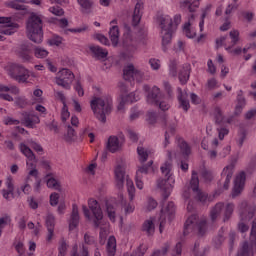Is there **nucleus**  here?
Listing matches in <instances>:
<instances>
[{"mask_svg": "<svg viewBox=\"0 0 256 256\" xmlns=\"http://www.w3.org/2000/svg\"><path fill=\"white\" fill-rule=\"evenodd\" d=\"M157 22L161 29L162 49L163 51H167V45L171 43L173 34L181 24V16L180 14H176L172 19L169 15H160L157 17Z\"/></svg>", "mask_w": 256, "mask_h": 256, "instance_id": "obj_4", "label": "nucleus"}, {"mask_svg": "<svg viewBox=\"0 0 256 256\" xmlns=\"http://www.w3.org/2000/svg\"><path fill=\"white\" fill-rule=\"evenodd\" d=\"M227 39H228L227 36H223L217 39L216 40L217 47H221L224 45L228 53H231L232 55H241V53L243 52L241 47L233 49V47H235V45H237V43L239 42V30L230 31V39H231L230 45L227 44Z\"/></svg>", "mask_w": 256, "mask_h": 256, "instance_id": "obj_15", "label": "nucleus"}, {"mask_svg": "<svg viewBox=\"0 0 256 256\" xmlns=\"http://www.w3.org/2000/svg\"><path fill=\"white\" fill-rule=\"evenodd\" d=\"M76 137L75 129L71 127V125H68L67 127V134L65 136V139L68 143H71Z\"/></svg>", "mask_w": 256, "mask_h": 256, "instance_id": "obj_56", "label": "nucleus"}, {"mask_svg": "<svg viewBox=\"0 0 256 256\" xmlns=\"http://www.w3.org/2000/svg\"><path fill=\"white\" fill-rule=\"evenodd\" d=\"M31 177H34L36 180L35 191H39L41 187V180L39 179V171L35 168L31 169L28 172V176L26 178V184L21 186V191L24 195H29L31 193V185H29V181H31Z\"/></svg>", "mask_w": 256, "mask_h": 256, "instance_id": "obj_20", "label": "nucleus"}, {"mask_svg": "<svg viewBox=\"0 0 256 256\" xmlns=\"http://www.w3.org/2000/svg\"><path fill=\"white\" fill-rule=\"evenodd\" d=\"M198 173L200 174V177L204 183H211L213 179H215V174L213 171L208 170L205 168V164H202L198 170Z\"/></svg>", "mask_w": 256, "mask_h": 256, "instance_id": "obj_36", "label": "nucleus"}, {"mask_svg": "<svg viewBox=\"0 0 256 256\" xmlns=\"http://www.w3.org/2000/svg\"><path fill=\"white\" fill-rule=\"evenodd\" d=\"M177 91L179 107L183 109V111H189V107H191V105L189 104V100L187 99V92H183L181 88H177Z\"/></svg>", "mask_w": 256, "mask_h": 256, "instance_id": "obj_34", "label": "nucleus"}, {"mask_svg": "<svg viewBox=\"0 0 256 256\" xmlns=\"http://www.w3.org/2000/svg\"><path fill=\"white\" fill-rule=\"evenodd\" d=\"M107 256H115L117 253V239L115 236H110L106 246Z\"/></svg>", "mask_w": 256, "mask_h": 256, "instance_id": "obj_41", "label": "nucleus"}, {"mask_svg": "<svg viewBox=\"0 0 256 256\" xmlns=\"http://www.w3.org/2000/svg\"><path fill=\"white\" fill-rule=\"evenodd\" d=\"M27 33L30 41L43 42V20L37 14H32L27 22Z\"/></svg>", "mask_w": 256, "mask_h": 256, "instance_id": "obj_6", "label": "nucleus"}, {"mask_svg": "<svg viewBox=\"0 0 256 256\" xmlns=\"http://www.w3.org/2000/svg\"><path fill=\"white\" fill-rule=\"evenodd\" d=\"M33 51L37 59H45V57L49 55L46 49L42 47L35 48L31 43L22 44L18 50V55L23 61H31V59H33Z\"/></svg>", "mask_w": 256, "mask_h": 256, "instance_id": "obj_8", "label": "nucleus"}, {"mask_svg": "<svg viewBox=\"0 0 256 256\" xmlns=\"http://www.w3.org/2000/svg\"><path fill=\"white\" fill-rule=\"evenodd\" d=\"M126 186L128 191L129 202L125 200L123 194H119L118 201L120 207L124 209L125 215H131V213L135 211V203H133V200L135 199V184L133 183V180L129 178V176L126 177Z\"/></svg>", "mask_w": 256, "mask_h": 256, "instance_id": "obj_9", "label": "nucleus"}, {"mask_svg": "<svg viewBox=\"0 0 256 256\" xmlns=\"http://www.w3.org/2000/svg\"><path fill=\"white\" fill-rule=\"evenodd\" d=\"M79 247L77 244H75L72 248L70 256H89V250H87V247L83 246L82 250L78 251Z\"/></svg>", "mask_w": 256, "mask_h": 256, "instance_id": "obj_49", "label": "nucleus"}, {"mask_svg": "<svg viewBox=\"0 0 256 256\" xmlns=\"http://www.w3.org/2000/svg\"><path fill=\"white\" fill-rule=\"evenodd\" d=\"M68 247L69 245L67 244V241H65V238H62L59 242V247H58L59 255L66 256Z\"/></svg>", "mask_w": 256, "mask_h": 256, "instance_id": "obj_54", "label": "nucleus"}, {"mask_svg": "<svg viewBox=\"0 0 256 256\" xmlns=\"http://www.w3.org/2000/svg\"><path fill=\"white\" fill-rule=\"evenodd\" d=\"M137 153L140 163H145V161H147L149 157V152L147 151V149L143 148L142 146H139L137 148Z\"/></svg>", "mask_w": 256, "mask_h": 256, "instance_id": "obj_51", "label": "nucleus"}, {"mask_svg": "<svg viewBox=\"0 0 256 256\" xmlns=\"http://www.w3.org/2000/svg\"><path fill=\"white\" fill-rule=\"evenodd\" d=\"M256 207L249 205L247 202L240 204V222L238 223V230L240 233H247L249 231L248 221L255 217Z\"/></svg>", "mask_w": 256, "mask_h": 256, "instance_id": "obj_11", "label": "nucleus"}, {"mask_svg": "<svg viewBox=\"0 0 256 256\" xmlns=\"http://www.w3.org/2000/svg\"><path fill=\"white\" fill-rule=\"evenodd\" d=\"M19 87L15 85H4L0 84V99L4 101H14L13 96L11 95H19Z\"/></svg>", "mask_w": 256, "mask_h": 256, "instance_id": "obj_21", "label": "nucleus"}, {"mask_svg": "<svg viewBox=\"0 0 256 256\" xmlns=\"http://www.w3.org/2000/svg\"><path fill=\"white\" fill-rule=\"evenodd\" d=\"M46 179H47V187H49V189H55L56 191H59V189H61V185L59 184L57 179L51 176V174H48L46 176Z\"/></svg>", "mask_w": 256, "mask_h": 256, "instance_id": "obj_46", "label": "nucleus"}, {"mask_svg": "<svg viewBox=\"0 0 256 256\" xmlns=\"http://www.w3.org/2000/svg\"><path fill=\"white\" fill-rule=\"evenodd\" d=\"M46 227L48 230V235L46 241L50 242L53 240V235L55 233V216L53 214H48L46 217Z\"/></svg>", "mask_w": 256, "mask_h": 256, "instance_id": "obj_31", "label": "nucleus"}, {"mask_svg": "<svg viewBox=\"0 0 256 256\" xmlns=\"http://www.w3.org/2000/svg\"><path fill=\"white\" fill-rule=\"evenodd\" d=\"M176 127L177 126L175 124H171L168 128H166L164 147H167V145H169V139H171V136L175 135Z\"/></svg>", "mask_w": 256, "mask_h": 256, "instance_id": "obj_47", "label": "nucleus"}, {"mask_svg": "<svg viewBox=\"0 0 256 256\" xmlns=\"http://www.w3.org/2000/svg\"><path fill=\"white\" fill-rule=\"evenodd\" d=\"M242 91H240V93H238L237 96V105L235 108V115H239V113H241V111H243V107H245V98L241 95Z\"/></svg>", "mask_w": 256, "mask_h": 256, "instance_id": "obj_48", "label": "nucleus"}, {"mask_svg": "<svg viewBox=\"0 0 256 256\" xmlns=\"http://www.w3.org/2000/svg\"><path fill=\"white\" fill-rule=\"evenodd\" d=\"M117 207H119V204H111V202L106 203V213L108 215V218L112 223H115V219L117 217Z\"/></svg>", "mask_w": 256, "mask_h": 256, "instance_id": "obj_40", "label": "nucleus"}, {"mask_svg": "<svg viewBox=\"0 0 256 256\" xmlns=\"http://www.w3.org/2000/svg\"><path fill=\"white\" fill-rule=\"evenodd\" d=\"M234 171H235V164H230L226 166L221 173V177L222 179H224L223 188L225 190L229 189V184L231 183V179L233 177Z\"/></svg>", "mask_w": 256, "mask_h": 256, "instance_id": "obj_26", "label": "nucleus"}, {"mask_svg": "<svg viewBox=\"0 0 256 256\" xmlns=\"http://www.w3.org/2000/svg\"><path fill=\"white\" fill-rule=\"evenodd\" d=\"M8 75L17 81V83H28L31 77V71L25 66L17 63H12L7 66Z\"/></svg>", "mask_w": 256, "mask_h": 256, "instance_id": "obj_13", "label": "nucleus"}, {"mask_svg": "<svg viewBox=\"0 0 256 256\" xmlns=\"http://www.w3.org/2000/svg\"><path fill=\"white\" fill-rule=\"evenodd\" d=\"M2 195L4 199L11 201V199H15V190L3 189Z\"/></svg>", "mask_w": 256, "mask_h": 256, "instance_id": "obj_59", "label": "nucleus"}, {"mask_svg": "<svg viewBox=\"0 0 256 256\" xmlns=\"http://www.w3.org/2000/svg\"><path fill=\"white\" fill-rule=\"evenodd\" d=\"M107 149L110 153H116L121 149V143L119 142V138L117 136H110L107 142Z\"/></svg>", "mask_w": 256, "mask_h": 256, "instance_id": "obj_38", "label": "nucleus"}, {"mask_svg": "<svg viewBox=\"0 0 256 256\" xmlns=\"http://www.w3.org/2000/svg\"><path fill=\"white\" fill-rule=\"evenodd\" d=\"M122 45L127 57H133L135 51H137V39L133 38V32L129 24H124Z\"/></svg>", "mask_w": 256, "mask_h": 256, "instance_id": "obj_14", "label": "nucleus"}, {"mask_svg": "<svg viewBox=\"0 0 256 256\" xmlns=\"http://www.w3.org/2000/svg\"><path fill=\"white\" fill-rule=\"evenodd\" d=\"M191 75V64H184L182 70H180L178 78L182 85H185L189 81Z\"/></svg>", "mask_w": 256, "mask_h": 256, "instance_id": "obj_37", "label": "nucleus"}, {"mask_svg": "<svg viewBox=\"0 0 256 256\" xmlns=\"http://www.w3.org/2000/svg\"><path fill=\"white\" fill-rule=\"evenodd\" d=\"M0 33L2 35H13L17 31V24L11 22V18L9 17H0Z\"/></svg>", "mask_w": 256, "mask_h": 256, "instance_id": "obj_24", "label": "nucleus"}, {"mask_svg": "<svg viewBox=\"0 0 256 256\" xmlns=\"http://www.w3.org/2000/svg\"><path fill=\"white\" fill-rule=\"evenodd\" d=\"M207 232V220L199 219L197 214L190 215L184 224V235L198 233L202 237Z\"/></svg>", "mask_w": 256, "mask_h": 256, "instance_id": "obj_7", "label": "nucleus"}, {"mask_svg": "<svg viewBox=\"0 0 256 256\" xmlns=\"http://www.w3.org/2000/svg\"><path fill=\"white\" fill-rule=\"evenodd\" d=\"M20 151L28 159L26 162L27 167H35V154L33 153V150H31V148H29L24 143H21Z\"/></svg>", "mask_w": 256, "mask_h": 256, "instance_id": "obj_27", "label": "nucleus"}, {"mask_svg": "<svg viewBox=\"0 0 256 256\" xmlns=\"http://www.w3.org/2000/svg\"><path fill=\"white\" fill-rule=\"evenodd\" d=\"M50 13L53 15H56L57 17H61L65 12L63 11V8L61 6H52L49 8Z\"/></svg>", "mask_w": 256, "mask_h": 256, "instance_id": "obj_63", "label": "nucleus"}, {"mask_svg": "<svg viewBox=\"0 0 256 256\" xmlns=\"http://www.w3.org/2000/svg\"><path fill=\"white\" fill-rule=\"evenodd\" d=\"M168 158L169 160L166 161L160 168L162 174L165 176V179L158 180V187L163 192L162 195L164 201L169 199V196L173 191V185H175V178L173 177V174H171V169L173 168V164L171 163V159H173V153L171 151H168Z\"/></svg>", "mask_w": 256, "mask_h": 256, "instance_id": "obj_5", "label": "nucleus"}, {"mask_svg": "<svg viewBox=\"0 0 256 256\" xmlns=\"http://www.w3.org/2000/svg\"><path fill=\"white\" fill-rule=\"evenodd\" d=\"M90 51L96 59H105L109 55L107 49H103L101 46H90Z\"/></svg>", "mask_w": 256, "mask_h": 256, "instance_id": "obj_42", "label": "nucleus"}, {"mask_svg": "<svg viewBox=\"0 0 256 256\" xmlns=\"http://www.w3.org/2000/svg\"><path fill=\"white\" fill-rule=\"evenodd\" d=\"M120 102L118 104V111H125V105L129 103H136V101H139L141 97L139 96V92H131L130 94H127V84L120 83Z\"/></svg>", "mask_w": 256, "mask_h": 256, "instance_id": "obj_16", "label": "nucleus"}, {"mask_svg": "<svg viewBox=\"0 0 256 256\" xmlns=\"http://www.w3.org/2000/svg\"><path fill=\"white\" fill-rule=\"evenodd\" d=\"M11 224V216L5 215L0 217V229H5L7 225Z\"/></svg>", "mask_w": 256, "mask_h": 256, "instance_id": "obj_61", "label": "nucleus"}, {"mask_svg": "<svg viewBox=\"0 0 256 256\" xmlns=\"http://www.w3.org/2000/svg\"><path fill=\"white\" fill-rule=\"evenodd\" d=\"M235 211V204L218 202L210 211L211 221H217L223 215V222L227 223Z\"/></svg>", "mask_w": 256, "mask_h": 256, "instance_id": "obj_10", "label": "nucleus"}, {"mask_svg": "<svg viewBox=\"0 0 256 256\" xmlns=\"http://www.w3.org/2000/svg\"><path fill=\"white\" fill-rule=\"evenodd\" d=\"M123 76L125 81H143V72L137 68L133 64H129L124 67Z\"/></svg>", "mask_w": 256, "mask_h": 256, "instance_id": "obj_19", "label": "nucleus"}, {"mask_svg": "<svg viewBox=\"0 0 256 256\" xmlns=\"http://www.w3.org/2000/svg\"><path fill=\"white\" fill-rule=\"evenodd\" d=\"M141 11H143V3L137 2L132 16V25L135 28L141 23V17H143V12Z\"/></svg>", "mask_w": 256, "mask_h": 256, "instance_id": "obj_32", "label": "nucleus"}, {"mask_svg": "<svg viewBox=\"0 0 256 256\" xmlns=\"http://www.w3.org/2000/svg\"><path fill=\"white\" fill-rule=\"evenodd\" d=\"M183 198L188 201L187 211L191 212L195 210V200L200 203H205L209 199L207 193L199 189V172L192 171V177L189 186H185L183 190Z\"/></svg>", "mask_w": 256, "mask_h": 256, "instance_id": "obj_2", "label": "nucleus"}, {"mask_svg": "<svg viewBox=\"0 0 256 256\" xmlns=\"http://www.w3.org/2000/svg\"><path fill=\"white\" fill-rule=\"evenodd\" d=\"M252 255H253V247L249 246L248 241L243 242L240 250L238 251L237 256H252Z\"/></svg>", "mask_w": 256, "mask_h": 256, "instance_id": "obj_43", "label": "nucleus"}, {"mask_svg": "<svg viewBox=\"0 0 256 256\" xmlns=\"http://www.w3.org/2000/svg\"><path fill=\"white\" fill-rule=\"evenodd\" d=\"M40 122L41 120L39 119V116L28 115L24 118L26 127H29L30 129H33V127H35V125L39 124Z\"/></svg>", "mask_w": 256, "mask_h": 256, "instance_id": "obj_45", "label": "nucleus"}, {"mask_svg": "<svg viewBox=\"0 0 256 256\" xmlns=\"http://www.w3.org/2000/svg\"><path fill=\"white\" fill-rule=\"evenodd\" d=\"M77 225H79V207L77 206V204H73L72 213L69 220L70 231H73V229H76Z\"/></svg>", "mask_w": 256, "mask_h": 256, "instance_id": "obj_35", "label": "nucleus"}, {"mask_svg": "<svg viewBox=\"0 0 256 256\" xmlns=\"http://www.w3.org/2000/svg\"><path fill=\"white\" fill-rule=\"evenodd\" d=\"M111 28L109 31L110 40L113 47L119 45V26H117V19H114L110 22Z\"/></svg>", "mask_w": 256, "mask_h": 256, "instance_id": "obj_29", "label": "nucleus"}, {"mask_svg": "<svg viewBox=\"0 0 256 256\" xmlns=\"http://www.w3.org/2000/svg\"><path fill=\"white\" fill-rule=\"evenodd\" d=\"M212 117H214L215 123L217 125H225V123H227L228 125H233L235 123V116L225 118L223 115V111L219 106L214 107Z\"/></svg>", "mask_w": 256, "mask_h": 256, "instance_id": "obj_23", "label": "nucleus"}, {"mask_svg": "<svg viewBox=\"0 0 256 256\" xmlns=\"http://www.w3.org/2000/svg\"><path fill=\"white\" fill-rule=\"evenodd\" d=\"M115 173V182L118 189H123L125 185V165L118 164L114 170Z\"/></svg>", "mask_w": 256, "mask_h": 256, "instance_id": "obj_25", "label": "nucleus"}, {"mask_svg": "<svg viewBox=\"0 0 256 256\" xmlns=\"http://www.w3.org/2000/svg\"><path fill=\"white\" fill-rule=\"evenodd\" d=\"M245 139H247V129L240 126L238 132V145L239 147H243V143H245Z\"/></svg>", "mask_w": 256, "mask_h": 256, "instance_id": "obj_52", "label": "nucleus"}, {"mask_svg": "<svg viewBox=\"0 0 256 256\" xmlns=\"http://www.w3.org/2000/svg\"><path fill=\"white\" fill-rule=\"evenodd\" d=\"M88 206L89 208L85 205L82 206L84 217L88 221H93L94 227H100V241L101 243H105V239L109 235V223L105 222L103 224V210L101 209V205H99L97 200L90 198L88 200Z\"/></svg>", "mask_w": 256, "mask_h": 256, "instance_id": "obj_1", "label": "nucleus"}, {"mask_svg": "<svg viewBox=\"0 0 256 256\" xmlns=\"http://www.w3.org/2000/svg\"><path fill=\"white\" fill-rule=\"evenodd\" d=\"M164 89L168 95L167 98L161 93V89L157 86H153L152 89L149 85H144L143 89L147 94V103L150 105H155L159 107L161 111H169L171 108V104L169 103V99L173 98V89L171 88V84L169 82L163 83Z\"/></svg>", "mask_w": 256, "mask_h": 256, "instance_id": "obj_3", "label": "nucleus"}, {"mask_svg": "<svg viewBox=\"0 0 256 256\" xmlns=\"http://www.w3.org/2000/svg\"><path fill=\"white\" fill-rule=\"evenodd\" d=\"M157 200L153 199L152 197H149L147 199L146 209L147 211H153V209L157 208Z\"/></svg>", "mask_w": 256, "mask_h": 256, "instance_id": "obj_62", "label": "nucleus"}, {"mask_svg": "<svg viewBox=\"0 0 256 256\" xmlns=\"http://www.w3.org/2000/svg\"><path fill=\"white\" fill-rule=\"evenodd\" d=\"M73 79H75V74L67 68H62L56 75V83L64 89H71Z\"/></svg>", "mask_w": 256, "mask_h": 256, "instance_id": "obj_18", "label": "nucleus"}, {"mask_svg": "<svg viewBox=\"0 0 256 256\" xmlns=\"http://www.w3.org/2000/svg\"><path fill=\"white\" fill-rule=\"evenodd\" d=\"M15 104L23 109L27 107V98H25V96L16 97Z\"/></svg>", "mask_w": 256, "mask_h": 256, "instance_id": "obj_64", "label": "nucleus"}, {"mask_svg": "<svg viewBox=\"0 0 256 256\" xmlns=\"http://www.w3.org/2000/svg\"><path fill=\"white\" fill-rule=\"evenodd\" d=\"M213 8V5L208 4L205 8L202 9V15H201V20L199 22V29L200 32H203V29L205 27V17L211 13V9Z\"/></svg>", "mask_w": 256, "mask_h": 256, "instance_id": "obj_44", "label": "nucleus"}, {"mask_svg": "<svg viewBox=\"0 0 256 256\" xmlns=\"http://www.w3.org/2000/svg\"><path fill=\"white\" fill-rule=\"evenodd\" d=\"M157 223V219L151 217L150 219L146 220L142 225V231L147 233L148 235H153L155 233V224Z\"/></svg>", "mask_w": 256, "mask_h": 256, "instance_id": "obj_39", "label": "nucleus"}, {"mask_svg": "<svg viewBox=\"0 0 256 256\" xmlns=\"http://www.w3.org/2000/svg\"><path fill=\"white\" fill-rule=\"evenodd\" d=\"M169 71L172 77H177V60H170Z\"/></svg>", "mask_w": 256, "mask_h": 256, "instance_id": "obj_60", "label": "nucleus"}, {"mask_svg": "<svg viewBox=\"0 0 256 256\" xmlns=\"http://www.w3.org/2000/svg\"><path fill=\"white\" fill-rule=\"evenodd\" d=\"M90 105L97 120L105 123L108 113H111V104L102 98L95 97L91 100Z\"/></svg>", "mask_w": 256, "mask_h": 256, "instance_id": "obj_12", "label": "nucleus"}, {"mask_svg": "<svg viewBox=\"0 0 256 256\" xmlns=\"http://www.w3.org/2000/svg\"><path fill=\"white\" fill-rule=\"evenodd\" d=\"M176 141L182 157L186 160L189 159V155H191V146L181 137H177Z\"/></svg>", "mask_w": 256, "mask_h": 256, "instance_id": "obj_30", "label": "nucleus"}, {"mask_svg": "<svg viewBox=\"0 0 256 256\" xmlns=\"http://www.w3.org/2000/svg\"><path fill=\"white\" fill-rule=\"evenodd\" d=\"M69 117H71V113L69 112V108L67 107V103H64V106L62 107V110H61L62 122L65 123V121H67V119Z\"/></svg>", "mask_w": 256, "mask_h": 256, "instance_id": "obj_57", "label": "nucleus"}, {"mask_svg": "<svg viewBox=\"0 0 256 256\" xmlns=\"http://www.w3.org/2000/svg\"><path fill=\"white\" fill-rule=\"evenodd\" d=\"M250 241H251L252 246L255 248V251H256V218H254L253 221H252Z\"/></svg>", "mask_w": 256, "mask_h": 256, "instance_id": "obj_53", "label": "nucleus"}, {"mask_svg": "<svg viewBox=\"0 0 256 256\" xmlns=\"http://www.w3.org/2000/svg\"><path fill=\"white\" fill-rule=\"evenodd\" d=\"M151 165H153V162H149L148 165H143L137 170L135 178L137 189H143V173L147 174L149 169H151Z\"/></svg>", "mask_w": 256, "mask_h": 256, "instance_id": "obj_28", "label": "nucleus"}, {"mask_svg": "<svg viewBox=\"0 0 256 256\" xmlns=\"http://www.w3.org/2000/svg\"><path fill=\"white\" fill-rule=\"evenodd\" d=\"M85 137H88L90 140V143H94L95 142V134L93 132H91V128L90 127H86L83 131H82V138L85 139Z\"/></svg>", "mask_w": 256, "mask_h": 256, "instance_id": "obj_55", "label": "nucleus"}, {"mask_svg": "<svg viewBox=\"0 0 256 256\" xmlns=\"http://www.w3.org/2000/svg\"><path fill=\"white\" fill-rule=\"evenodd\" d=\"M192 21H195V14H191L188 22H186L183 26V33L188 37V39H194L196 37L197 32L191 27Z\"/></svg>", "mask_w": 256, "mask_h": 256, "instance_id": "obj_33", "label": "nucleus"}, {"mask_svg": "<svg viewBox=\"0 0 256 256\" xmlns=\"http://www.w3.org/2000/svg\"><path fill=\"white\" fill-rule=\"evenodd\" d=\"M173 219H175V203L168 202L167 206L161 209L160 217L158 219L160 233H163L167 220L173 221Z\"/></svg>", "mask_w": 256, "mask_h": 256, "instance_id": "obj_17", "label": "nucleus"}, {"mask_svg": "<svg viewBox=\"0 0 256 256\" xmlns=\"http://www.w3.org/2000/svg\"><path fill=\"white\" fill-rule=\"evenodd\" d=\"M185 47H187V44L183 40H179L175 45H174V51L176 53H185Z\"/></svg>", "mask_w": 256, "mask_h": 256, "instance_id": "obj_58", "label": "nucleus"}, {"mask_svg": "<svg viewBox=\"0 0 256 256\" xmlns=\"http://www.w3.org/2000/svg\"><path fill=\"white\" fill-rule=\"evenodd\" d=\"M245 181H247V175L245 172H240L237 174L235 180H234V187L232 190V197L235 199V197H239L241 193H243V189H245Z\"/></svg>", "mask_w": 256, "mask_h": 256, "instance_id": "obj_22", "label": "nucleus"}, {"mask_svg": "<svg viewBox=\"0 0 256 256\" xmlns=\"http://www.w3.org/2000/svg\"><path fill=\"white\" fill-rule=\"evenodd\" d=\"M80 7H82V13H89L91 7H93V2L91 0H77Z\"/></svg>", "mask_w": 256, "mask_h": 256, "instance_id": "obj_50", "label": "nucleus"}]
</instances>
